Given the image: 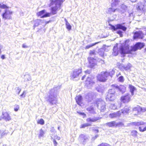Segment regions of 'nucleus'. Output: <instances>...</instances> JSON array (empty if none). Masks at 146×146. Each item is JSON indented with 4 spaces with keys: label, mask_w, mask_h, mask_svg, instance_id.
Returning <instances> with one entry per match:
<instances>
[{
    "label": "nucleus",
    "mask_w": 146,
    "mask_h": 146,
    "mask_svg": "<svg viewBox=\"0 0 146 146\" xmlns=\"http://www.w3.org/2000/svg\"><path fill=\"white\" fill-rule=\"evenodd\" d=\"M16 92H17V94H19V93H20L21 91V90L19 88H17L16 89Z\"/></svg>",
    "instance_id": "5fc2aeb1"
},
{
    "label": "nucleus",
    "mask_w": 146,
    "mask_h": 146,
    "mask_svg": "<svg viewBox=\"0 0 146 146\" xmlns=\"http://www.w3.org/2000/svg\"><path fill=\"white\" fill-rule=\"evenodd\" d=\"M116 11H117V9L110 8L108 9L107 12L109 14H111L114 13Z\"/></svg>",
    "instance_id": "cd10ccee"
},
{
    "label": "nucleus",
    "mask_w": 146,
    "mask_h": 146,
    "mask_svg": "<svg viewBox=\"0 0 146 146\" xmlns=\"http://www.w3.org/2000/svg\"><path fill=\"white\" fill-rule=\"evenodd\" d=\"M112 29L114 30H116L117 29H122L123 31H125L127 29V28L123 26L121 24H117L115 27L114 26H112L111 27Z\"/></svg>",
    "instance_id": "2eb2a0df"
},
{
    "label": "nucleus",
    "mask_w": 146,
    "mask_h": 146,
    "mask_svg": "<svg viewBox=\"0 0 146 146\" xmlns=\"http://www.w3.org/2000/svg\"><path fill=\"white\" fill-rule=\"evenodd\" d=\"M60 87L58 86L51 89L49 92L50 95L48 100L52 104H55L57 103V100L56 98V94L57 90L59 89Z\"/></svg>",
    "instance_id": "f03ea898"
},
{
    "label": "nucleus",
    "mask_w": 146,
    "mask_h": 146,
    "mask_svg": "<svg viewBox=\"0 0 146 146\" xmlns=\"http://www.w3.org/2000/svg\"><path fill=\"white\" fill-rule=\"evenodd\" d=\"M97 106L101 111H104L106 109L105 102L101 99H99L96 102Z\"/></svg>",
    "instance_id": "0eeeda50"
},
{
    "label": "nucleus",
    "mask_w": 146,
    "mask_h": 146,
    "mask_svg": "<svg viewBox=\"0 0 146 146\" xmlns=\"http://www.w3.org/2000/svg\"><path fill=\"white\" fill-rule=\"evenodd\" d=\"M66 28L69 31L71 30V26L68 22H67L66 23Z\"/></svg>",
    "instance_id": "58836bf2"
},
{
    "label": "nucleus",
    "mask_w": 146,
    "mask_h": 146,
    "mask_svg": "<svg viewBox=\"0 0 146 146\" xmlns=\"http://www.w3.org/2000/svg\"><path fill=\"white\" fill-rule=\"evenodd\" d=\"M90 54L91 56H92V55H94L95 54V50H90Z\"/></svg>",
    "instance_id": "8fccbe9b"
},
{
    "label": "nucleus",
    "mask_w": 146,
    "mask_h": 146,
    "mask_svg": "<svg viewBox=\"0 0 146 146\" xmlns=\"http://www.w3.org/2000/svg\"><path fill=\"white\" fill-rule=\"evenodd\" d=\"M137 0H130L132 2H135Z\"/></svg>",
    "instance_id": "69168bd1"
},
{
    "label": "nucleus",
    "mask_w": 146,
    "mask_h": 146,
    "mask_svg": "<svg viewBox=\"0 0 146 146\" xmlns=\"http://www.w3.org/2000/svg\"><path fill=\"white\" fill-rule=\"evenodd\" d=\"M82 71L81 68L74 69L70 75L71 79L74 80L75 78L78 77Z\"/></svg>",
    "instance_id": "39448f33"
},
{
    "label": "nucleus",
    "mask_w": 146,
    "mask_h": 146,
    "mask_svg": "<svg viewBox=\"0 0 146 146\" xmlns=\"http://www.w3.org/2000/svg\"><path fill=\"white\" fill-rule=\"evenodd\" d=\"M85 72L86 73L89 74L90 73V71L89 70H87L85 71Z\"/></svg>",
    "instance_id": "e2e57ef3"
},
{
    "label": "nucleus",
    "mask_w": 146,
    "mask_h": 146,
    "mask_svg": "<svg viewBox=\"0 0 146 146\" xmlns=\"http://www.w3.org/2000/svg\"><path fill=\"white\" fill-rule=\"evenodd\" d=\"M117 33L119 34L120 36H121V37H122V32L120 31H117Z\"/></svg>",
    "instance_id": "864d4df0"
},
{
    "label": "nucleus",
    "mask_w": 146,
    "mask_h": 146,
    "mask_svg": "<svg viewBox=\"0 0 146 146\" xmlns=\"http://www.w3.org/2000/svg\"><path fill=\"white\" fill-rule=\"evenodd\" d=\"M108 73L109 74V76H110L111 77V76L115 74L114 70H112L109 72H108Z\"/></svg>",
    "instance_id": "a18cd8bd"
},
{
    "label": "nucleus",
    "mask_w": 146,
    "mask_h": 146,
    "mask_svg": "<svg viewBox=\"0 0 146 146\" xmlns=\"http://www.w3.org/2000/svg\"><path fill=\"white\" fill-rule=\"evenodd\" d=\"M88 60L89 61V66L90 68H92L95 66L97 62L96 60L93 58L88 57Z\"/></svg>",
    "instance_id": "9d476101"
},
{
    "label": "nucleus",
    "mask_w": 146,
    "mask_h": 146,
    "mask_svg": "<svg viewBox=\"0 0 146 146\" xmlns=\"http://www.w3.org/2000/svg\"><path fill=\"white\" fill-rule=\"evenodd\" d=\"M137 132L135 130L131 132V135L133 136H136L137 135Z\"/></svg>",
    "instance_id": "c03bdc74"
},
{
    "label": "nucleus",
    "mask_w": 146,
    "mask_h": 146,
    "mask_svg": "<svg viewBox=\"0 0 146 146\" xmlns=\"http://www.w3.org/2000/svg\"><path fill=\"white\" fill-rule=\"evenodd\" d=\"M139 130L140 131L144 132L146 131V125L143 122V124L141 125L139 127Z\"/></svg>",
    "instance_id": "bb28decb"
},
{
    "label": "nucleus",
    "mask_w": 146,
    "mask_h": 146,
    "mask_svg": "<svg viewBox=\"0 0 146 146\" xmlns=\"http://www.w3.org/2000/svg\"><path fill=\"white\" fill-rule=\"evenodd\" d=\"M2 117L0 118V120L2 119H4L6 121H7L11 120V118L7 112H3L2 114Z\"/></svg>",
    "instance_id": "9b49d317"
},
{
    "label": "nucleus",
    "mask_w": 146,
    "mask_h": 146,
    "mask_svg": "<svg viewBox=\"0 0 146 146\" xmlns=\"http://www.w3.org/2000/svg\"><path fill=\"white\" fill-rule=\"evenodd\" d=\"M108 50H106L105 47H103L102 48L99 49L98 50V53L100 55L102 56L104 55V51H108Z\"/></svg>",
    "instance_id": "5701e85b"
},
{
    "label": "nucleus",
    "mask_w": 146,
    "mask_h": 146,
    "mask_svg": "<svg viewBox=\"0 0 146 146\" xmlns=\"http://www.w3.org/2000/svg\"><path fill=\"white\" fill-rule=\"evenodd\" d=\"M117 104H111L110 105V108L113 110H116L121 107V103H120L119 104L118 106L117 105Z\"/></svg>",
    "instance_id": "aec40b11"
},
{
    "label": "nucleus",
    "mask_w": 146,
    "mask_h": 146,
    "mask_svg": "<svg viewBox=\"0 0 146 146\" xmlns=\"http://www.w3.org/2000/svg\"><path fill=\"white\" fill-rule=\"evenodd\" d=\"M62 2V0H53L51 2V5H55L54 7L51 8L52 13L53 15L56 13V11L60 9L61 4Z\"/></svg>",
    "instance_id": "7ed1b4c3"
},
{
    "label": "nucleus",
    "mask_w": 146,
    "mask_h": 146,
    "mask_svg": "<svg viewBox=\"0 0 146 146\" xmlns=\"http://www.w3.org/2000/svg\"><path fill=\"white\" fill-rule=\"evenodd\" d=\"M22 47L23 48H26L27 47V46L25 44H23L22 45Z\"/></svg>",
    "instance_id": "052dcab7"
},
{
    "label": "nucleus",
    "mask_w": 146,
    "mask_h": 146,
    "mask_svg": "<svg viewBox=\"0 0 146 146\" xmlns=\"http://www.w3.org/2000/svg\"><path fill=\"white\" fill-rule=\"evenodd\" d=\"M144 46L143 43L138 42L134 46H131L129 48L128 45L123 47L121 46L120 48V52L121 54H125L131 53V51H135L138 49H141Z\"/></svg>",
    "instance_id": "f257e3e1"
},
{
    "label": "nucleus",
    "mask_w": 146,
    "mask_h": 146,
    "mask_svg": "<svg viewBox=\"0 0 146 146\" xmlns=\"http://www.w3.org/2000/svg\"><path fill=\"white\" fill-rule=\"evenodd\" d=\"M131 125L139 126L143 124V121H140L137 122H133L131 123Z\"/></svg>",
    "instance_id": "72a5a7b5"
},
{
    "label": "nucleus",
    "mask_w": 146,
    "mask_h": 146,
    "mask_svg": "<svg viewBox=\"0 0 146 146\" xmlns=\"http://www.w3.org/2000/svg\"><path fill=\"white\" fill-rule=\"evenodd\" d=\"M98 146H110V145L106 143H102L99 145Z\"/></svg>",
    "instance_id": "49530a36"
},
{
    "label": "nucleus",
    "mask_w": 146,
    "mask_h": 146,
    "mask_svg": "<svg viewBox=\"0 0 146 146\" xmlns=\"http://www.w3.org/2000/svg\"><path fill=\"white\" fill-rule=\"evenodd\" d=\"M113 54L115 56H117L118 53L117 48V46H114L113 50Z\"/></svg>",
    "instance_id": "c85d7f7f"
},
{
    "label": "nucleus",
    "mask_w": 146,
    "mask_h": 146,
    "mask_svg": "<svg viewBox=\"0 0 146 146\" xmlns=\"http://www.w3.org/2000/svg\"><path fill=\"white\" fill-rule=\"evenodd\" d=\"M131 97V96L129 94L127 93L121 97V100L124 103H127L130 101Z\"/></svg>",
    "instance_id": "1a4fd4ad"
},
{
    "label": "nucleus",
    "mask_w": 146,
    "mask_h": 146,
    "mask_svg": "<svg viewBox=\"0 0 146 146\" xmlns=\"http://www.w3.org/2000/svg\"><path fill=\"white\" fill-rule=\"evenodd\" d=\"M51 14L50 13H47L46 12V17L50 16Z\"/></svg>",
    "instance_id": "6e6d98bb"
},
{
    "label": "nucleus",
    "mask_w": 146,
    "mask_h": 146,
    "mask_svg": "<svg viewBox=\"0 0 146 146\" xmlns=\"http://www.w3.org/2000/svg\"><path fill=\"white\" fill-rule=\"evenodd\" d=\"M96 44V43H94V44H90V45H87L86 46V49H88L90 48L91 47H92V46H94Z\"/></svg>",
    "instance_id": "de8ad7c7"
},
{
    "label": "nucleus",
    "mask_w": 146,
    "mask_h": 146,
    "mask_svg": "<svg viewBox=\"0 0 146 146\" xmlns=\"http://www.w3.org/2000/svg\"><path fill=\"white\" fill-rule=\"evenodd\" d=\"M136 7L138 11H144L145 10L146 6L145 5L144 3L141 2L138 3Z\"/></svg>",
    "instance_id": "ddd939ff"
},
{
    "label": "nucleus",
    "mask_w": 146,
    "mask_h": 146,
    "mask_svg": "<svg viewBox=\"0 0 146 146\" xmlns=\"http://www.w3.org/2000/svg\"><path fill=\"white\" fill-rule=\"evenodd\" d=\"M77 113L80 115L83 116V117L84 118L86 116V115L83 112H77Z\"/></svg>",
    "instance_id": "09e8293b"
},
{
    "label": "nucleus",
    "mask_w": 146,
    "mask_h": 146,
    "mask_svg": "<svg viewBox=\"0 0 146 146\" xmlns=\"http://www.w3.org/2000/svg\"><path fill=\"white\" fill-rule=\"evenodd\" d=\"M13 12L10 10L6 9L1 14L2 19L4 20H8L12 19Z\"/></svg>",
    "instance_id": "20e7f679"
},
{
    "label": "nucleus",
    "mask_w": 146,
    "mask_h": 146,
    "mask_svg": "<svg viewBox=\"0 0 146 146\" xmlns=\"http://www.w3.org/2000/svg\"><path fill=\"white\" fill-rule=\"evenodd\" d=\"M107 126L110 127H116V122L115 121H112L110 122H108L106 124Z\"/></svg>",
    "instance_id": "b1692460"
},
{
    "label": "nucleus",
    "mask_w": 146,
    "mask_h": 146,
    "mask_svg": "<svg viewBox=\"0 0 146 146\" xmlns=\"http://www.w3.org/2000/svg\"><path fill=\"white\" fill-rule=\"evenodd\" d=\"M9 8V7L6 5L0 3V8L1 9H8Z\"/></svg>",
    "instance_id": "e433bc0d"
},
{
    "label": "nucleus",
    "mask_w": 146,
    "mask_h": 146,
    "mask_svg": "<svg viewBox=\"0 0 146 146\" xmlns=\"http://www.w3.org/2000/svg\"><path fill=\"white\" fill-rule=\"evenodd\" d=\"M137 110L138 111H141L143 112H144L146 111V108H143L139 107L138 108H134L133 109L134 110Z\"/></svg>",
    "instance_id": "473e14b6"
},
{
    "label": "nucleus",
    "mask_w": 146,
    "mask_h": 146,
    "mask_svg": "<svg viewBox=\"0 0 146 146\" xmlns=\"http://www.w3.org/2000/svg\"><path fill=\"white\" fill-rule=\"evenodd\" d=\"M53 143L54 144V145L55 146H56V145H57V142H56V140H54L53 141Z\"/></svg>",
    "instance_id": "4d7b16f0"
},
{
    "label": "nucleus",
    "mask_w": 146,
    "mask_h": 146,
    "mask_svg": "<svg viewBox=\"0 0 146 146\" xmlns=\"http://www.w3.org/2000/svg\"><path fill=\"white\" fill-rule=\"evenodd\" d=\"M1 58L2 59H4L5 58V55H2L1 56Z\"/></svg>",
    "instance_id": "bf43d9fd"
},
{
    "label": "nucleus",
    "mask_w": 146,
    "mask_h": 146,
    "mask_svg": "<svg viewBox=\"0 0 146 146\" xmlns=\"http://www.w3.org/2000/svg\"><path fill=\"white\" fill-rule=\"evenodd\" d=\"M143 36V33L141 31H137L135 33L133 37L134 39L137 38H142Z\"/></svg>",
    "instance_id": "f3484780"
},
{
    "label": "nucleus",
    "mask_w": 146,
    "mask_h": 146,
    "mask_svg": "<svg viewBox=\"0 0 146 146\" xmlns=\"http://www.w3.org/2000/svg\"><path fill=\"white\" fill-rule=\"evenodd\" d=\"M96 89L99 92L102 93L104 90V88L103 86H99L96 87Z\"/></svg>",
    "instance_id": "c756f323"
},
{
    "label": "nucleus",
    "mask_w": 146,
    "mask_h": 146,
    "mask_svg": "<svg viewBox=\"0 0 146 146\" xmlns=\"http://www.w3.org/2000/svg\"><path fill=\"white\" fill-rule=\"evenodd\" d=\"M118 80L119 82H123L124 79L123 76H120L118 77Z\"/></svg>",
    "instance_id": "ea45409f"
},
{
    "label": "nucleus",
    "mask_w": 146,
    "mask_h": 146,
    "mask_svg": "<svg viewBox=\"0 0 146 146\" xmlns=\"http://www.w3.org/2000/svg\"><path fill=\"white\" fill-rule=\"evenodd\" d=\"M95 131H96V133H97L98 132V130L97 129V130H95Z\"/></svg>",
    "instance_id": "774afa93"
},
{
    "label": "nucleus",
    "mask_w": 146,
    "mask_h": 146,
    "mask_svg": "<svg viewBox=\"0 0 146 146\" xmlns=\"http://www.w3.org/2000/svg\"><path fill=\"white\" fill-rule=\"evenodd\" d=\"M37 123L38 124L43 125L44 123V121L42 119H40L37 121Z\"/></svg>",
    "instance_id": "4c0bfd02"
},
{
    "label": "nucleus",
    "mask_w": 146,
    "mask_h": 146,
    "mask_svg": "<svg viewBox=\"0 0 146 146\" xmlns=\"http://www.w3.org/2000/svg\"><path fill=\"white\" fill-rule=\"evenodd\" d=\"M112 88L110 89L109 90V94H114L115 92V89H116V88H113L111 86Z\"/></svg>",
    "instance_id": "c9c22d12"
},
{
    "label": "nucleus",
    "mask_w": 146,
    "mask_h": 146,
    "mask_svg": "<svg viewBox=\"0 0 146 146\" xmlns=\"http://www.w3.org/2000/svg\"><path fill=\"white\" fill-rule=\"evenodd\" d=\"M44 134V132L42 131H41L40 134V136H42V135Z\"/></svg>",
    "instance_id": "0e129e2a"
},
{
    "label": "nucleus",
    "mask_w": 146,
    "mask_h": 146,
    "mask_svg": "<svg viewBox=\"0 0 146 146\" xmlns=\"http://www.w3.org/2000/svg\"><path fill=\"white\" fill-rule=\"evenodd\" d=\"M76 100L77 104L78 105H80L82 100V96L80 95L77 96L76 98Z\"/></svg>",
    "instance_id": "a878e982"
},
{
    "label": "nucleus",
    "mask_w": 146,
    "mask_h": 146,
    "mask_svg": "<svg viewBox=\"0 0 146 146\" xmlns=\"http://www.w3.org/2000/svg\"><path fill=\"white\" fill-rule=\"evenodd\" d=\"M129 110V108L125 107L124 109L121 110V113H128Z\"/></svg>",
    "instance_id": "2f4dec72"
},
{
    "label": "nucleus",
    "mask_w": 146,
    "mask_h": 146,
    "mask_svg": "<svg viewBox=\"0 0 146 146\" xmlns=\"http://www.w3.org/2000/svg\"><path fill=\"white\" fill-rule=\"evenodd\" d=\"M86 76V75H85L84 76H83L82 77V80H83L84 79V78H85Z\"/></svg>",
    "instance_id": "338daca9"
},
{
    "label": "nucleus",
    "mask_w": 146,
    "mask_h": 146,
    "mask_svg": "<svg viewBox=\"0 0 146 146\" xmlns=\"http://www.w3.org/2000/svg\"><path fill=\"white\" fill-rule=\"evenodd\" d=\"M119 0H112V3L111 5H116L118 4L119 2Z\"/></svg>",
    "instance_id": "f704fd0d"
},
{
    "label": "nucleus",
    "mask_w": 146,
    "mask_h": 146,
    "mask_svg": "<svg viewBox=\"0 0 146 146\" xmlns=\"http://www.w3.org/2000/svg\"><path fill=\"white\" fill-rule=\"evenodd\" d=\"M25 94L26 93L24 91L23 93L20 96L23 98L24 97H25Z\"/></svg>",
    "instance_id": "603ef678"
},
{
    "label": "nucleus",
    "mask_w": 146,
    "mask_h": 146,
    "mask_svg": "<svg viewBox=\"0 0 146 146\" xmlns=\"http://www.w3.org/2000/svg\"><path fill=\"white\" fill-rule=\"evenodd\" d=\"M87 110L88 111L89 113L92 114L95 113L94 108L92 107H90L87 108Z\"/></svg>",
    "instance_id": "7c9ffc66"
},
{
    "label": "nucleus",
    "mask_w": 146,
    "mask_h": 146,
    "mask_svg": "<svg viewBox=\"0 0 146 146\" xmlns=\"http://www.w3.org/2000/svg\"><path fill=\"white\" fill-rule=\"evenodd\" d=\"M94 82L91 78L88 77L87 80L85 82V86L88 88H91L94 84Z\"/></svg>",
    "instance_id": "f8f14e48"
},
{
    "label": "nucleus",
    "mask_w": 146,
    "mask_h": 146,
    "mask_svg": "<svg viewBox=\"0 0 146 146\" xmlns=\"http://www.w3.org/2000/svg\"><path fill=\"white\" fill-rule=\"evenodd\" d=\"M116 127H121L123 125V123L121 122L116 123Z\"/></svg>",
    "instance_id": "79ce46f5"
},
{
    "label": "nucleus",
    "mask_w": 146,
    "mask_h": 146,
    "mask_svg": "<svg viewBox=\"0 0 146 146\" xmlns=\"http://www.w3.org/2000/svg\"><path fill=\"white\" fill-rule=\"evenodd\" d=\"M115 99V97L114 94H108L106 97V100L107 101H113Z\"/></svg>",
    "instance_id": "6ab92c4d"
},
{
    "label": "nucleus",
    "mask_w": 146,
    "mask_h": 146,
    "mask_svg": "<svg viewBox=\"0 0 146 146\" xmlns=\"http://www.w3.org/2000/svg\"><path fill=\"white\" fill-rule=\"evenodd\" d=\"M91 125L89 124V123H86L84 124H82L80 127V128H84L88 126Z\"/></svg>",
    "instance_id": "a19ab883"
},
{
    "label": "nucleus",
    "mask_w": 146,
    "mask_h": 146,
    "mask_svg": "<svg viewBox=\"0 0 146 146\" xmlns=\"http://www.w3.org/2000/svg\"><path fill=\"white\" fill-rule=\"evenodd\" d=\"M129 88L131 95L133 96L134 94V92L136 90V88L132 85L130 84L129 85Z\"/></svg>",
    "instance_id": "412c9836"
},
{
    "label": "nucleus",
    "mask_w": 146,
    "mask_h": 146,
    "mask_svg": "<svg viewBox=\"0 0 146 146\" xmlns=\"http://www.w3.org/2000/svg\"><path fill=\"white\" fill-rule=\"evenodd\" d=\"M19 106L18 105H16V107L14 108V110L15 111H17L19 109Z\"/></svg>",
    "instance_id": "3c124183"
},
{
    "label": "nucleus",
    "mask_w": 146,
    "mask_h": 146,
    "mask_svg": "<svg viewBox=\"0 0 146 146\" xmlns=\"http://www.w3.org/2000/svg\"><path fill=\"white\" fill-rule=\"evenodd\" d=\"M131 66V65L130 64H128L126 66L124 67V69L126 70H129Z\"/></svg>",
    "instance_id": "37998d69"
},
{
    "label": "nucleus",
    "mask_w": 146,
    "mask_h": 146,
    "mask_svg": "<svg viewBox=\"0 0 146 146\" xmlns=\"http://www.w3.org/2000/svg\"><path fill=\"white\" fill-rule=\"evenodd\" d=\"M99 117H94L93 118H88L86 119V121L88 122H94L97 121L99 119Z\"/></svg>",
    "instance_id": "393cba45"
},
{
    "label": "nucleus",
    "mask_w": 146,
    "mask_h": 146,
    "mask_svg": "<svg viewBox=\"0 0 146 146\" xmlns=\"http://www.w3.org/2000/svg\"><path fill=\"white\" fill-rule=\"evenodd\" d=\"M88 139L87 135L83 134H81L78 138V140L80 144L84 145Z\"/></svg>",
    "instance_id": "6e6552de"
},
{
    "label": "nucleus",
    "mask_w": 146,
    "mask_h": 146,
    "mask_svg": "<svg viewBox=\"0 0 146 146\" xmlns=\"http://www.w3.org/2000/svg\"><path fill=\"white\" fill-rule=\"evenodd\" d=\"M121 114V112L119 111L116 112L111 113L109 115V117L111 118H115L119 117Z\"/></svg>",
    "instance_id": "a211bd4d"
},
{
    "label": "nucleus",
    "mask_w": 146,
    "mask_h": 146,
    "mask_svg": "<svg viewBox=\"0 0 146 146\" xmlns=\"http://www.w3.org/2000/svg\"><path fill=\"white\" fill-rule=\"evenodd\" d=\"M121 74L120 72L118 73L117 74V77H119V76H121Z\"/></svg>",
    "instance_id": "680f3d73"
},
{
    "label": "nucleus",
    "mask_w": 146,
    "mask_h": 146,
    "mask_svg": "<svg viewBox=\"0 0 146 146\" xmlns=\"http://www.w3.org/2000/svg\"><path fill=\"white\" fill-rule=\"evenodd\" d=\"M109 74L107 72H102L98 74L97 78L98 80L101 82H105L107 80Z\"/></svg>",
    "instance_id": "423d86ee"
},
{
    "label": "nucleus",
    "mask_w": 146,
    "mask_h": 146,
    "mask_svg": "<svg viewBox=\"0 0 146 146\" xmlns=\"http://www.w3.org/2000/svg\"><path fill=\"white\" fill-rule=\"evenodd\" d=\"M127 10V6L126 5L122 4L120 6V9H117V11L121 14L124 13Z\"/></svg>",
    "instance_id": "dca6fc26"
},
{
    "label": "nucleus",
    "mask_w": 146,
    "mask_h": 146,
    "mask_svg": "<svg viewBox=\"0 0 146 146\" xmlns=\"http://www.w3.org/2000/svg\"><path fill=\"white\" fill-rule=\"evenodd\" d=\"M112 86L113 88H115L116 89L119 90V91L121 92L122 93H124L126 90V88L125 86L123 85H120L119 86H118L116 85H112Z\"/></svg>",
    "instance_id": "4468645a"
},
{
    "label": "nucleus",
    "mask_w": 146,
    "mask_h": 146,
    "mask_svg": "<svg viewBox=\"0 0 146 146\" xmlns=\"http://www.w3.org/2000/svg\"><path fill=\"white\" fill-rule=\"evenodd\" d=\"M36 15L38 17L40 18H43L46 17V14H45V10H43L38 12Z\"/></svg>",
    "instance_id": "4be33fe9"
},
{
    "label": "nucleus",
    "mask_w": 146,
    "mask_h": 146,
    "mask_svg": "<svg viewBox=\"0 0 146 146\" xmlns=\"http://www.w3.org/2000/svg\"><path fill=\"white\" fill-rule=\"evenodd\" d=\"M98 137V135H96L94 137H93L92 138V140H94L96 138Z\"/></svg>",
    "instance_id": "13d9d810"
}]
</instances>
